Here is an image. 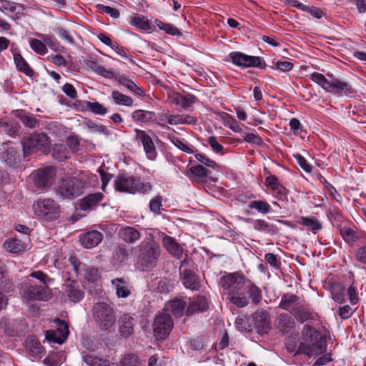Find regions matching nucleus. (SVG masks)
<instances>
[{"label": "nucleus", "instance_id": "obj_34", "mask_svg": "<svg viewBox=\"0 0 366 366\" xmlns=\"http://www.w3.org/2000/svg\"><path fill=\"white\" fill-rule=\"evenodd\" d=\"M112 79H114L119 84L124 85L137 95L139 97L144 95L143 89L137 85L132 79H129L126 75H119L114 73V76H113Z\"/></svg>", "mask_w": 366, "mask_h": 366}, {"label": "nucleus", "instance_id": "obj_2", "mask_svg": "<svg viewBox=\"0 0 366 366\" xmlns=\"http://www.w3.org/2000/svg\"><path fill=\"white\" fill-rule=\"evenodd\" d=\"M303 342L299 351L307 356H317L326 350V340L322 334L313 327L305 325L302 331Z\"/></svg>", "mask_w": 366, "mask_h": 366}, {"label": "nucleus", "instance_id": "obj_53", "mask_svg": "<svg viewBox=\"0 0 366 366\" xmlns=\"http://www.w3.org/2000/svg\"><path fill=\"white\" fill-rule=\"evenodd\" d=\"M86 107L95 114L104 115L107 113V109L97 102H87Z\"/></svg>", "mask_w": 366, "mask_h": 366}, {"label": "nucleus", "instance_id": "obj_57", "mask_svg": "<svg viewBox=\"0 0 366 366\" xmlns=\"http://www.w3.org/2000/svg\"><path fill=\"white\" fill-rule=\"evenodd\" d=\"M19 126L16 122L6 123L4 125L1 132H5L11 137L16 135L19 131Z\"/></svg>", "mask_w": 366, "mask_h": 366}, {"label": "nucleus", "instance_id": "obj_54", "mask_svg": "<svg viewBox=\"0 0 366 366\" xmlns=\"http://www.w3.org/2000/svg\"><path fill=\"white\" fill-rule=\"evenodd\" d=\"M189 172L198 178L207 177L209 171L202 165H195L189 168Z\"/></svg>", "mask_w": 366, "mask_h": 366}, {"label": "nucleus", "instance_id": "obj_62", "mask_svg": "<svg viewBox=\"0 0 366 366\" xmlns=\"http://www.w3.org/2000/svg\"><path fill=\"white\" fill-rule=\"evenodd\" d=\"M294 157L302 169H304L306 172H312V166L307 162V159L302 155L300 154H296L294 155Z\"/></svg>", "mask_w": 366, "mask_h": 366}, {"label": "nucleus", "instance_id": "obj_32", "mask_svg": "<svg viewBox=\"0 0 366 366\" xmlns=\"http://www.w3.org/2000/svg\"><path fill=\"white\" fill-rule=\"evenodd\" d=\"M64 292L69 300L74 302L81 301L84 297V291L74 282L65 285Z\"/></svg>", "mask_w": 366, "mask_h": 366}, {"label": "nucleus", "instance_id": "obj_22", "mask_svg": "<svg viewBox=\"0 0 366 366\" xmlns=\"http://www.w3.org/2000/svg\"><path fill=\"white\" fill-rule=\"evenodd\" d=\"M162 244L170 254L177 259L182 257L183 248L174 237L164 234L162 237Z\"/></svg>", "mask_w": 366, "mask_h": 366}, {"label": "nucleus", "instance_id": "obj_13", "mask_svg": "<svg viewBox=\"0 0 366 366\" xmlns=\"http://www.w3.org/2000/svg\"><path fill=\"white\" fill-rule=\"evenodd\" d=\"M34 185L39 189L51 187L56 177V170L54 167L48 166L39 169L31 174Z\"/></svg>", "mask_w": 366, "mask_h": 366}, {"label": "nucleus", "instance_id": "obj_23", "mask_svg": "<svg viewBox=\"0 0 366 366\" xmlns=\"http://www.w3.org/2000/svg\"><path fill=\"white\" fill-rule=\"evenodd\" d=\"M116 295L119 298H127L131 295L132 286L126 278H115L112 280Z\"/></svg>", "mask_w": 366, "mask_h": 366}, {"label": "nucleus", "instance_id": "obj_63", "mask_svg": "<svg viewBox=\"0 0 366 366\" xmlns=\"http://www.w3.org/2000/svg\"><path fill=\"white\" fill-rule=\"evenodd\" d=\"M195 157L199 162L211 168L215 169L219 167L217 163L210 159L209 157H207L203 154H196Z\"/></svg>", "mask_w": 366, "mask_h": 366}, {"label": "nucleus", "instance_id": "obj_18", "mask_svg": "<svg viewBox=\"0 0 366 366\" xmlns=\"http://www.w3.org/2000/svg\"><path fill=\"white\" fill-rule=\"evenodd\" d=\"M24 5L12 2L9 0H0V11L5 14L11 13V18L13 19H19L24 12Z\"/></svg>", "mask_w": 366, "mask_h": 366}, {"label": "nucleus", "instance_id": "obj_15", "mask_svg": "<svg viewBox=\"0 0 366 366\" xmlns=\"http://www.w3.org/2000/svg\"><path fill=\"white\" fill-rule=\"evenodd\" d=\"M264 175H267L264 185L272 192L274 197L280 199L287 197L288 190L282 184L279 178L274 174H271L267 169H264Z\"/></svg>", "mask_w": 366, "mask_h": 366}, {"label": "nucleus", "instance_id": "obj_60", "mask_svg": "<svg viewBox=\"0 0 366 366\" xmlns=\"http://www.w3.org/2000/svg\"><path fill=\"white\" fill-rule=\"evenodd\" d=\"M21 122L27 127L34 129L39 123V121L34 115H24L20 117Z\"/></svg>", "mask_w": 366, "mask_h": 366}, {"label": "nucleus", "instance_id": "obj_20", "mask_svg": "<svg viewBox=\"0 0 366 366\" xmlns=\"http://www.w3.org/2000/svg\"><path fill=\"white\" fill-rule=\"evenodd\" d=\"M290 313L295 317L297 322L301 323L315 320L317 314L314 312L308 306L300 304L295 308L290 311Z\"/></svg>", "mask_w": 366, "mask_h": 366}, {"label": "nucleus", "instance_id": "obj_9", "mask_svg": "<svg viewBox=\"0 0 366 366\" xmlns=\"http://www.w3.org/2000/svg\"><path fill=\"white\" fill-rule=\"evenodd\" d=\"M84 188V183L81 180L70 177L61 179L57 192L63 198L74 199L83 193Z\"/></svg>", "mask_w": 366, "mask_h": 366}, {"label": "nucleus", "instance_id": "obj_1", "mask_svg": "<svg viewBox=\"0 0 366 366\" xmlns=\"http://www.w3.org/2000/svg\"><path fill=\"white\" fill-rule=\"evenodd\" d=\"M219 285L227 292L228 296L232 292L245 288L252 302L254 305L259 304L262 298L261 290L239 272L222 276L219 280Z\"/></svg>", "mask_w": 366, "mask_h": 366}, {"label": "nucleus", "instance_id": "obj_10", "mask_svg": "<svg viewBox=\"0 0 366 366\" xmlns=\"http://www.w3.org/2000/svg\"><path fill=\"white\" fill-rule=\"evenodd\" d=\"M174 327L172 317L165 312L156 315L152 327L154 335L157 340H165L171 333Z\"/></svg>", "mask_w": 366, "mask_h": 366}, {"label": "nucleus", "instance_id": "obj_43", "mask_svg": "<svg viewBox=\"0 0 366 366\" xmlns=\"http://www.w3.org/2000/svg\"><path fill=\"white\" fill-rule=\"evenodd\" d=\"M142 361L134 353L124 354L120 359L117 366H141Z\"/></svg>", "mask_w": 366, "mask_h": 366}, {"label": "nucleus", "instance_id": "obj_33", "mask_svg": "<svg viewBox=\"0 0 366 366\" xmlns=\"http://www.w3.org/2000/svg\"><path fill=\"white\" fill-rule=\"evenodd\" d=\"M12 53L17 70L28 76H32L34 74V71L30 67L26 59L19 52L13 51Z\"/></svg>", "mask_w": 366, "mask_h": 366}, {"label": "nucleus", "instance_id": "obj_8", "mask_svg": "<svg viewBox=\"0 0 366 366\" xmlns=\"http://www.w3.org/2000/svg\"><path fill=\"white\" fill-rule=\"evenodd\" d=\"M34 214L46 221H53L59 218V205L51 199H39L33 204Z\"/></svg>", "mask_w": 366, "mask_h": 366}, {"label": "nucleus", "instance_id": "obj_56", "mask_svg": "<svg viewBox=\"0 0 366 366\" xmlns=\"http://www.w3.org/2000/svg\"><path fill=\"white\" fill-rule=\"evenodd\" d=\"M52 156L59 161H63L67 158V152L64 145L56 144L52 151Z\"/></svg>", "mask_w": 366, "mask_h": 366}, {"label": "nucleus", "instance_id": "obj_25", "mask_svg": "<svg viewBox=\"0 0 366 366\" xmlns=\"http://www.w3.org/2000/svg\"><path fill=\"white\" fill-rule=\"evenodd\" d=\"M275 325L280 332L286 334L295 327V321L288 314L281 313L277 316Z\"/></svg>", "mask_w": 366, "mask_h": 366}, {"label": "nucleus", "instance_id": "obj_51", "mask_svg": "<svg viewBox=\"0 0 366 366\" xmlns=\"http://www.w3.org/2000/svg\"><path fill=\"white\" fill-rule=\"evenodd\" d=\"M163 198L161 195H157L149 203V210L154 214H160L163 210L162 205Z\"/></svg>", "mask_w": 366, "mask_h": 366}, {"label": "nucleus", "instance_id": "obj_31", "mask_svg": "<svg viewBox=\"0 0 366 366\" xmlns=\"http://www.w3.org/2000/svg\"><path fill=\"white\" fill-rule=\"evenodd\" d=\"M119 237L128 244H134L141 237V234L138 229L132 227H124L118 232Z\"/></svg>", "mask_w": 366, "mask_h": 366}, {"label": "nucleus", "instance_id": "obj_6", "mask_svg": "<svg viewBox=\"0 0 366 366\" xmlns=\"http://www.w3.org/2000/svg\"><path fill=\"white\" fill-rule=\"evenodd\" d=\"M138 261L142 270L154 268L161 253L159 246L152 239L142 241L136 248Z\"/></svg>", "mask_w": 366, "mask_h": 366}, {"label": "nucleus", "instance_id": "obj_50", "mask_svg": "<svg viewBox=\"0 0 366 366\" xmlns=\"http://www.w3.org/2000/svg\"><path fill=\"white\" fill-rule=\"evenodd\" d=\"M26 346L34 356H39L43 352L41 343L33 337H29L26 342Z\"/></svg>", "mask_w": 366, "mask_h": 366}, {"label": "nucleus", "instance_id": "obj_21", "mask_svg": "<svg viewBox=\"0 0 366 366\" xmlns=\"http://www.w3.org/2000/svg\"><path fill=\"white\" fill-rule=\"evenodd\" d=\"M68 335L69 329L67 325L64 322H61L59 328L56 330L46 331V337L49 341L62 344L67 338Z\"/></svg>", "mask_w": 366, "mask_h": 366}, {"label": "nucleus", "instance_id": "obj_47", "mask_svg": "<svg viewBox=\"0 0 366 366\" xmlns=\"http://www.w3.org/2000/svg\"><path fill=\"white\" fill-rule=\"evenodd\" d=\"M248 208L251 209H255L258 212L267 214L272 210L271 206L265 200H253L251 201L248 204Z\"/></svg>", "mask_w": 366, "mask_h": 366}, {"label": "nucleus", "instance_id": "obj_36", "mask_svg": "<svg viewBox=\"0 0 366 366\" xmlns=\"http://www.w3.org/2000/svg\"><path fill=\"white\" fill-rule=\"evenodd\" d=\"M300 304V297L295 295H283L281 297L279 307L291 311Z\"/></svg>", "mask_w": 366, "mask_h": 366}, {"label": "nucleus", "instance_id": "obj_30", "mask_svg": "<svg viewBox=\"0 0 366 366\" xmlns=\"http://www.w3.org/2000/svg\"><path fill=\"white\" fill-rule=\"evenodd\" d=\"M208 307L207 299L203 296H198L190 301L186 310L187 315H192L196 312H203Z\"/></svg>", "mask_w": 366, "mask_h": 366}, {"label": "nucleus", "instance_id": "obj_19", "mask_svg": "<svg viewBox=\"0 0 366 366\" xmlns=\"http://www.w3.org/2000/svg\"><path fill=\"white\" fill-rule=\"evenodd\" d=\"M103 234L98 230L88 231L79 237V241L81 245L91 249L97 246L103 239Z\"/></svg>", "mask_w": 366, "mask_h": 366}, {"label": "nucleus", "instance_id": "obj_42", "mask_svg": "<svg viewBox=\"0 0 366 366\" xmlns=\"http://www.w3.org/2000/svg\"><path fill=\"white\" fill-rule=\"evenodd\" d=\"M86 66L93 71L107 79H112L114 76V72L107 69L104 66L99 64L97 61L89 60L86 62Z\"/></svg>", "mask_w": 366, "mask_h": 366}, {"label": "nucleus", "instance_id": "obj_28", "mask_svg": "<svg viewBox=\"0 0 366 366\" xmlns=\"http://www.w3.org/2000/svg\"><path fill=\"white\" fill-rule=\"evenodd\" d=\"M228 298L232 304L238 307H246L249 304L250 299L245 288L231 292Z\"/></svg>", "mask_w": 366, "mask_h": 366}, {"label": "nucleus", "instance_id": "obj_11", "mask_svg": "<svg viewBox=\"0 0 366 366\" xmlns=\"http://www.w3.org/2000/svg\"><path fill=\"white\" fill-rule=\"evenodd\" d=\"M231 61L242 68L257 67L265 69L267 64L260 56H249L240 51H232L229 54Z\"/></svg>", "mask_w": 366, "mask_h": 366}, {"label": "nucleus", "instance_id": "obj_17", "mask_svg": "<svg viewBox=\"0 0 366 366\" xmlns=\"http://www.w3.org/2000/svg\"><path fill=\"white\" fill-rule=\"evenodd\" d=\"M134 131L137 134V139L141 142L147 158L150 160H154L157 152L151 137L145 131L139 129H135Z\"/></svg>", "mask_w": 366, "mask_h": 366}, {"label": "nucleus", "instance_id": "obj_3", "mask_svg": "<svg viewBox=\"0 0 366 366\" xmlns=\"http://www.w3.org/2000/svg\"><path fill=\"white\" fill-rule=\"evenodd\" d=\"M92 317L101 332L110 333L115 330L117 317L113 307L106 302L95 303L92 310Z\"/></svg>", "mask_w": 366, "mask_h": 366}, {"label": "nucleus", "instance_id": "obj_64", "mask_svg": "<svg viewBox=\"0 0 366 366\" xmlns=\"http://www.w3.org/2000/svg\"><path fill=\"white\" fill-rule=\"evenodd\" d=\"M347 295L349 297L350 302L352 305H356L359 302L358 294L357 289L354 285H350L347 291Z\"/></svg>", "mask_w": 366, "mask_h": 366}, {"label": "nucleus", "instance_id": "obj_26", "mask_svg": "<svg viewBox=\"0 0 366 366\" xmlns=\"http://www.w3.org/2000/svg\"><path fill=\"white\" fill-rule=\"evenodd\" d=\"M118 323L119 331L122 336L128 337L133 333L135 320L129 314H124Z\"/></svg>", "mask_w": 366, "mask_h": 366}, {"label": "nucleus", "instance_id": "obj_40", "mask_svg": "<svg viewBox=\"0 0 366 366\" xmlns=\"http://www.w3.org/2000/svg\"><path fill=\"white\" fill-rule=\"evenodd\" d=\"M330 292L332 300L337 303L341 304L345 301V287L340 282H335L331 284Z\"/></svg>", "mask_w": 366, "mask_h": 366}, {"label": "nucleus", "instance_id": "obj_4", "mask_svg": "<svg viewBox=\"0 0 366 366\" xmlns=\"http://www.w3.org/2000/svg\"><path fill=\"white\" fill-rule=\"evenodd\" d=\"M330 80L325 75L319 72H313L310 75V79L321 86L325 92L336 94L339 96L350 95L355 92L352 85L345 81L337 79L332 74H327Z\"/></svg>", "mask_w": 366, "mask_h": 366}, {"label": "nucleus", "instance_id": "obj_49", "mask_svg": "<svg viewBox=\"0 0 366 366\" xmlns=\"http://www.w3.org/2000/svg\"><path fill=\"white\" fill-rule=\"evenodd\" d=\"M154 22L159 29L164 31L167 34L178 36L182 35L179 29L171 24L163 22L159 19H156Z\"/></svg>", "mask_w": 366, "mask_h": 366}, {"label": "nucleus", "instance_id": "obj_61", "mask_svg": "<svg viewBox=\"0 0 366 366\" xmlns=\"http://www.w3.org/2000/svg\"><path fill=\"white\" fill-rule=\"evenodd\" d=\"M355 259L362 264H366V245L359 247L355 252Z\"/></svg>", "mask_w": 366, "mask_h": 366}, {"label": "nucleus", "instance_id": "obj_14", "mask_svg": "<svg viewBox=\"0 0 366 366\" xmlns=\"http://www.w3.org/2000/svg\"><path fill=\"white\" fill-rule=\"evenodd\" d=\"M84 287L91 294H98L102 289L101 273L99 270L93 267H88L84 270Z\"/></svg>", "mask_w": 366, "mask_h": 366}, {"label": "nucleus", "instance_id": "obj_12", "mask_svg": "<svg viewBox=\"0 0 366 366\" xmlns=\"http://www.w3.org/2000/svg\"><path fill=\"white\" fill-rule=\"evenodd\" d=\"M24 149H38L44 153L50 150L51 141L44 133H34L22 141Z\"/></svg>", "mask_w": 366, "mask_h": 366}, {"label": "nucleus", "instance_id": "obj_48", "mask_svg": "<svg viewBox=\"0 0 366 366\" xmlns=\"http://www.w3.org/2000/svg\"><path fill=\"white\" fill-rule=\"evenodd\" d=\"M112 98L114 102L117 105L132 107L134 103L133 99L130 97L117 90L112 92Z\"/></svg>", "mask_w": 366, "mask_h": 366}, {"label": "nucleus", "instance_id": "obj_16", "mask_svg": "<svg viewBox=\"0 0 366 366\" xmlns=\"http://www.w3.org/2000/svg\"><path fill=\"white\" fill-rule=\"evenodd\" d=\"M252 322L259 335L267 334L271 329L269 314L266 311H256L252 315Z\"/></svg>", "mask_w": 366, "mask_h": 366}, {"label": "nucleus", "instance_id": "obj_55", "mask_svg": "<svg viewBox=\"0 0 366 366\" xmlns=\"http://www.w3.org/2000/svg\"><path fill=\"white\" fill-rule=\"evenodd\" d=\"M274 69H279L282 72H288L293 68V64L289 61L274 60L272 61Z\"/></svg>", "mask_w": 366, "mask_h": 366}, {"label": "nucleus", "instance_id": "obj_44", "mask_svg": "<svg viewBox=\"0 0 366 366\" xmlns=\"http://www.w3.org/2000/svg\"><path fill=\"white\" fill-rule=\"evenodd\" d=\"M169 139L174 146H176L178 149L187 154H194L196 152L195 147L189 144L184 139H181L175 136L170 137Z\"/></svg>", "mask_w": 366, "mask_h": 366}, {"label": "nucleus", "instance_id": "obj_27", "mask_svg": "<svg viewBox=\"0 0 366 366\" xmlns=\"http://www.w3.org/2000/svg\"><path fill=\"white\" fill-rule=\"evenodd\" d=\"M104 195L101 192L88 194L81 199L79 206L81 210L86 211L96 207L102 201Z\"/></svg>", "mask_w": 366, "mask_h": 366}, {"label": "nucleus", "instance_id": "obj_46", "mask_svg": "<svg viewBox=\"0 0 366 366\" xmlns=\"http://www.w3.org/2000/svg\"><path fill=\"white\" fill-rule=\"evenodd\" d=\"M197 122V118L196 117L187 114H173L172 125L177 124H196Z\"/></svg>", "mask_w": 366, "mask_h": 366}, {"label": "nucleus", "instance_id": "obj_41", "mask_svg": "<svg viewBox=\"0 0 366 366\" xmlns=\"http://www.w3.org/2000/svg\"><path fill=\"white\" fill-rule=\"evenodd\" d=\"M4 247L10 253H19L24 251L26 246L20 239L14 237L7 239L4 243Z\"/></svg>", "mask_w": 366, "mask_h": 366}, {"label": "nucleus", "instance_id": "obj_7", "mask_svg": "<svg viewBox=\"0 0 366 366\" xmlns=\"http://www.w3.org/2000/svg\"><path fill=\"white\" fill-rule=\"evenodd\" d=\"M19 293L24 302L46 301L50 298V294L48 292V287L46 285H37L30 280H25L21 284Z\"/></svg>", "mask_w": 366, "mask_h": 366}, {"label": "nucleus", "instance_id": "obj_58", "mask_svg": "<svg viewBox=\"0 0 366 366\" xmlns=\"http://www.w3.org/2000/svg\"><path fill=\"white\" fill-rule=\"evenodd\" d=\"M244 141L257 146H261L264 144V141L262 137L253 133L245 134L244 136Z\"/></svg>", "mask_w": 366, "mask_h": 366}, {"label": "nucleus", "instance_id": "obj_29", "mask_svg": "<svg viewBox=\"0 0 366 366\" xmlns=\"http://www.w3.org/2000/svg\"><path fill=\"white\" fill-rule=\"evenodd\" d=\"M132 118L135 122L149 124L155 122L157 115L152 111L137 109L132 114Z\"/></svg>", "mask_w": 366, "mask_h": 366}, {"label": "nucleus", "instance_id": "obj_45", "mask_svg": "<svg viewBox=\"0 0 366 366\" xmlns=\"http://www.w3.org/2000/svg\"><path fill=\"white\" fill-rule=\"evenodd\" d=\"M220 117L224 122V124L225 127L229 128L234 132L239 133L242 132V128L239 124V122L235 119V118L226 112H222L220 114Z\"/></svg>", "mask_w": 366, "mask_h": 366}, {"label": "nucleus", "instance_id": "obj_35", "mask_svg": "<svg viewBox=\"0 0 366 366\" xmlns=\"http://www.w3.org/2000/svg\"><path fill=\"white\" fill-rule=\"evenodd\" d=\"M182 276V281L185 287L192 290L199 289V282L192 271L185 269L183 271Z\"/></svg>", "mask_w": 366, "mask_h": 366}, {"label": "nucleus", "instance_id": "obj_5", "mask_svg": "<svg viewBox=\"0 0 366 366\" xmlns=\"http://www.w3.org/2000/svg\"><path fill=\"white\" fill-rule=\"evenodd\" d=\"M114 186L117 191L129 194H147L152 189V185L149 182L142 181L138 177L128 174L117 176Z\"/></svg>", "mask_w": 366, "mask_h": 366}, {"label": "nucleus", "instance_id": "obj_37", "mask_svg": "<svg viewBox=\"0 0 366 366\" xmlns=\"http://www.w3.org/2000/svg\"><path fill=\"white\" fill-rule=\"evenodd\" d=\"M296 222L300 225L308 227L314 234H316L322 228V224L315 217H300Z\"/></svg>", "mask_w": 366, "mask_h": 366}, {"label": "nucleus", "instance_id": "obj_24", "mask_svg": "<svg viewBox=\"0 0 366 366\" xmlns=\"http://www.w3.org/2000/svg\"><path fill=\"white\" fill-rule=\"evenodd\" d=\"M187 306V302L183 299L174 298L166 303L164 310L172 312L175 317H182Z\"/></svg>", "mask_w": 366, "mask_h": 366}, {"label": "nucleus", "instance_id": "obj_39", "mask_svg": "<svg viewBox=\"0 0 366 366\" xmlns=\"http://www.w3.org/2000/svg\"><path fill=\"white\" fill-rule=\"evenodd\" d=\"M131 25L144 31H150L152 29L151 22L148 19L139 14H134L129 17Z\"/></svg>", "mask_w": 366, "mask_h": 366}, {"label": "nucleus", "instance_id": "obj_38", "mask_svg": "<svg viewBox=\"0 0 366 366\" xmlns=\"http://www.w3.org/2000/svg\"><path fill=\"white\" fill-rule=\"evenodd\" d=\"M172 103L179 105L183 109L189 107L194 103L196 98L194 96L188 94L187 96L182 95L179 93H173L171 96Z\"/></svg>", "mask_w": 366, "mask_h": 366}, {"label": "nucleus", "instance_id": "obj_52", "mask_svg": "<svg viewBox=\"0 0 366 366\" xmlns=\"http://www.w3.org/2000/svg\"><path fill=\"white\" fill-rule=\"evenodd\" d=\"M29 45L31 49L39 55H44L47 53V48L45 44L37 39H31L29 41Z\"/></svg>", "mask_w": 366, "mask_h": 366}, {"label": "nucleus", "instance_id": "obj_59", "mask_svg": "<svg viewBox=\"0 0 366 366\" xmlns=\"http://www.w3.org/2000/svg\"><path fill=\"white\" fill-rule=\"evenodd\" d=\"M208 144L211 147L212 149L215 152L218 154H224V147L220 144L217 137H210L208 139Z\"/></svg>", "mask_w": 366, "mask_h": 366}]
</instances>
